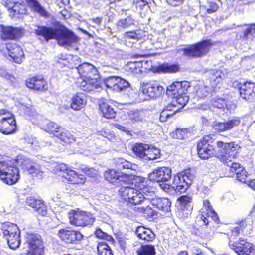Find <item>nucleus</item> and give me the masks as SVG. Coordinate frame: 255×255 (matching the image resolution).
I'll return each instance as SVG.
<instances>
[{
	"label": "nucleus",
	"instance_id": "1",
	"mask_svg": "<svg viewBox=\"0 0 255 255\" xmlns=\"http://www.w3.org/2000/svg\"><path fill=\"white\" fill-rule=\"evenodd\" d=\"M241 146L235 141H216L215 135H204L197 142V152L201 159L215 157L225 165L238 158Z\"/></svg>",
	"mask_w": 255,
	"mask_h": 255
},
{
	"label": "nucleus",
	"instance_id": "2",
	"mask_svg": "<svg viewBox=\"0 0 255 255\" xmlns=\"http://www.w3.org/2000/svg\"><path fill=\"white\" fill-rule=\"evenodd\" d=\"M56 174L63 182L75 186L83 185L86 181V176L89 175L90 169L84 167L76 172L66 164H59L56 168Z\"/></svg>",
	"mask_w": 255,
	"mask_h": 255
},
{
	"label": "nucleus",
	"instance_id": "3",
	"mask_svg": "<svg viewBox=\"0 0 255 255\" xmlns=\"http://www.w3.org/2000/svg\"><path fill=\"white\" fill-rule=\"evenodd\" d=\"M214 45L211 39L202 40L181 49L183 55L190 58H199L206 55Z\"/></svg>",
	"mask_w": 255,
	"mask_h": 255
},
{
	"label": "nucleus",
	"instance_id": "4",
	"mask_svg": "<svg viewBox=\"0 0 255 255\" xmlns=\"http://www.w3.org/2000/svg\"><path fill=\"white\" fill-rule=\"evenodd\" d=\"M25 244L27 247V255H44L45 250L44 240L40 235L27 232L25 236Z\"/></svg>",
	"mask_w": 255,
	"mask_h": 255
},
{
	"label": "nucleus",
	"instance_id": "5",
	"mask_svg": "<svg viewBox=\"0 0 255 255\" xmlns=\"http://www.w3.org/2000/svg\"><path fill=\"white\" fill-rule=\"evenodd\" d=\"M164 88L157 80H151L141 84L138 96L140 101L156 99L161 96Z\"/></svg>",
	"mask_w": 255,
	"mask_h": 255
},
{
	"label": "nucleus",
	"instance_id": "6",
	"mask_svg": "<svg viewBox=\"0 0 255 255\" xmlns=\"http://www.w3.org/2000/svg\"><path fill=\"white\" fill-rule=\"evenodd\" d=\"M69 223L76 227H91L95 221L96 218L90 212L71 210L68 214Z\"/></svg>",
	"mask_w": 255,
	"mask_h": 255
},
{
	"label": "nucleus",
	"instance_id": "7",
	"mask_svg": "<svg viewBox=\"0 0 255 255\" xmlns=\"http://www.w3.org/2000/svg\"><path fill=\"white\" fill-rule=\"evenodd\" d=\"M16 129L14 114L7 109H0V132L3 135H9L15 132Z\"/></svg>",
	"mask_w": 255,
	"mask_h": 255
},
{
	"label": "nucleus",
	"instance_id": "8",
	"mask_svg": "<svg viewBox=\"0 0 255 255\" xmlns=\"http://www.w3.org/2000/svg\"><path fill=\"white\" fill-rule=\"evenodd\" d=\"M118 195L122 201L132 205L139 204L145 199L141 192L130 186H122L118 190Z\"/></svg>",
	"mask_w": 255,
	"mask_h": 255
},
{
	"label": "nucleus",
	"instance_id": "9",
	"mask_svg": "<svg viewBox=\"0 0 255 255\" xmlns=\"http://www.w3.org/2000/svg\"><path fill=\"white\" fill-rule=\"evenodd\" d=\"M25 85L30 90L40 93L48 90V83L44 76L35 75L29 76L25 81Z\"/></svg>",
	"mask_w": 255,
	"mask_h": 255
},
{
	"label": "nucleus",
	"instance_id": "10",
	"mask_svg": "<svg viewBox=\"0 0 255 255\" xmlns=\"http://www.w3.org/2000/svg\"><path fill=\"white\" fill-rule=\"evenodd\" d=\"M57 235L62 241L70 244H76L84 238V235L81 231L70 227L59 229Z\"/></svg>",
	"mask_w": 255,
	"mask_h": 255
},
{
	"label": "nucleus",
	"instance_id": "11",
	"mask_svg": "<svg viewBox=\"0 0 255 255\" xmlns=\"http://www.w3.org/2000/svg\"><path fill=\"white\" fill-rule=\"evenodd\" d=\"M55 39L61 46H71L78 41V38L74 33L62 25H59L57 28Z\"/></svg>",
	"mask_w": 255,
	"mask_h": 255
},
{
	"label": "nucleus",
	"instance_id": "12",
	"mask_svg": "<svg viewBox=\"0 0 255 255\" xmlns=\"http://www.w3.org/2000/svg\"><path fill=\"white\" fill-rule=\"evenodd\" d=\"M230 247L238 255H254L255 254V246L247 239L240 238Z\"/></svg>",
	"mask_w": 255,
	"mask_h": 255
},
{
	"label": "nucleus",
	"instance_id": "13",
	"mask_svg": "<svg viewBox=\"0 0 255 255\" xmlns=\"http://www.w3.org/2000/svg\"><path fill=\"white\" fill-rule=\"evenodd\" d=\"M172 169L169 167L162 166L153 170L149 175L150 181L160 183L161 182H167L172 177Z\"/></svg>",
	"mask_w": 255,
	"mask_h": 255
},
{
	"label": "nucleus",
	"instance_id": "14",
	"mask_svg": "<svg viewBox=\"0 0 255 255\" xmlns=\"http://www.w3.org/2000/svg\"><path fill=\"white\" fill-rule=\"evenodd\" d=\"M203 207L200 211V219L203 221V224L208 225L210 222L209 219H211L214 222H219V218L213 209L210 202L208 200L203 201Z\"/></svg>",
	"mask_w": 255,
	"mask_h": 255
},
{
	"label": "nucleus",
	"instance_id": "15",
	"mask_svg": "<svg viewBox=\"0 0 255 255\" xmlns=\"http://www.w3.org/2000/svg\"><path fill=\"white\" fill-rule=\"evenodd\" d=\"M240 97L244 100L252 102L255 98V83L246 81L237 84Z\"/></svg>",
	"mask_w": 255,
	"mask_h": 255
},
{
	"label": "nucleus",
	"instance_id": "16",
	"mask_svg": "<svg viewBox=\"0 0 255 255\" xmlns=\"http://www.w3.org/2000/svg\"><path fill=\"white\" fill-rule=\"evenodd\" d=\"M25 202L27 205L33 209L37 214V217H48V207L42 199H36L34 196H30L26 198Z\"/></svg>",
	"mask_w": 255,
	"mask_h": 255
},
{
	"label": "nucleus",
	"instance_id": "17",
	"mask_svg": "<svg viewBox=\"0 0 255 255\" xmlns=\"http://www.w3.org/2000/svg\"><path fill=\"white\" fill-rule=\"evenodd\" d=\"M190 83L187 81H175L168 86L166 89V94L171 98L187 94Z\"/></svg>",
	"mask_w": 255,
	"mask_h": 255
},
{
	"label": "nucleus",
	"instance_id": "18",
	"mask_svg": "<svg viewBox=\"0 0 255 255\" xmlns=\"http://www.w3.org/2000/svg\"><path fill=\"white\" fill-rule=\"evenodd\" d=\"M104 83L108 89L116 92H121L129 86L127 81L118 76H110L105 79Z\"/></svg>",
	"mask_w": 255,
	"mask_h": 255
},
{
	"label": "nucleus",
	"instance_id": "19",
	"mask_svg": "<svg viewBox=\"0 0 255 255\" xmlns=\"http://www.w3.org/2000/svg\"><path fill=\"white\" fill-rule=\"evenodd\" d=\"M80 77L84 78H101L97 69L93 65L84 62L79 65L77 68Z\"/></svg>",
	"mask_w": 255,
	"mask_h": 255
},
{
	"label": "nucleus",
	"instance_id": "20",
	"mask_svg": "<svg viewBox=\"0 0 255 255\" xmlns=\"http://www.w3.org/2000/svg\"><path fill=\"white\" fill-rule=\"evenodd\" d=\"M240 123V118L235 117L224 122H214L212 125V128L216 132H222L232 129L238 126Z\"/></svg>",
	"mask_w": 255,
	"mask_h": 255
},
{
	"label": "nucleus",
	"instance_id": "21",
	"mask_svg": "<svg viewBox=\"0 0 255 255\" xmlns=\"http://www.w3.org/2000/svg\"><path fill=\"white\" fill-rule=\"evenodd\" d=\"M6 49L9 56L15 63L20 64L24 60V54L21 46L16 43H8L6 44Z\"/></svg>",
	"mask_w": 255,
	"mask_h": 255
},
{
	"label": "nucleus",
	"instance_id": "22",
	"mask_svg": "<svg viewBox=\"0 0 255 255\" xmlns=\"http://www.w3.org/2000/svg\"><path fill=\"white\" fill-rule=\"evenodd\" d=\"M0 36L4 40H15L21 37L22 32L19 28L2 26Z\"/></svg>",
	"mask_w": 255,
	"mask_h": 255
},
{
	"label": "nucleus",
	"instance_id": "23",
	"mask_svg": "<svg viewBox=\"0 0 255 255\" xmlns=\"http://www.w3.org/2000/svg\"><path fill=\"white\" fill-rule=\"evenodd\" d=\"M81 90L90 92L102 88L101 78H84L79 85Z\"/></svg>",
	"mask_w": 255,
	"mask_h": 255
},
{
	"label": "nucleus",
	"instance_id": "24",
	"mask_svg": "<svg viewBox=\"0 0 255 255\" xmlns=\"http://www.w3.org/2000/svg\"><path fill=\"white\" fill-rule=\"evenodd\" d=\"M8 11L10 16L12 18H22L29 13L27 6L23 0H19L16 4L12 6L11 7H9Z\"/></svg>",
	"mask_w": 255,
	"mask_h": 255
},
{
	"label": "nucleus",
	"instance_id": "25",
	"mask_svg": "<svg viewBox=\"0 0 255 255\" xmlns=\"http://www.w3.org/2000/svg\"><path fill=\"white\" fill-rule=\"evenodd\" d=\"M57 28L44 25H38L35 30V34L38 37L43 38L46 42L55 39Z\"/></svg>",
	"mask_w": 255,
	"mask_h": 255
},
{
	"label": "nucleus",
	"instance_id": "26",
	"mask_svg": "<svg viewBox=\"0 0 255 255\" xmlns=\"http://www.w3.org/2000/svg\"><path fill=\"white\" fill-rule=\"evenodd\" d=\"M8 170L4 175L2 176L0 180L7 185H14L18 182L20 178L19 169L14 165L11 168Z\"/></svg>",
	"mask_w": 255,
	"mask_h": 255
},
{
	"label": "nucleus",
	"instance_id": "27",
	"mask_svg": "<svg viewBox=\"0 0 255 255\" xmlns=\"http://www.w3.org/2000/svg\"><path fill=\"white\" fill-rule=\"evenodd\" d=\"M99 112L102 117L107 119L116 118L117 112L112 105L106 101H101L99 103Z\"/></svg>",
	"mask_w": 255,
	"mask_h": 255
},
{
	"label": "nucleus",
	"instance_id": "28",
	"mask_svg": "<svg viewBox=\"0 0 255 255\" xmlns=\"http://www.w3.org/2000/svg\"><path fill=\"white\" fill-rule=\"evenodd\" d=\"M179 64H169L168 63H163L158 66H152L151 70L154 73H174L180 71Z\"/></svg>",
	"mask_w": 255,
	"mask_h": 255
},
{
	"label": "nucleus",
	"instance_id": "29",
	"mask_svg": "<svg viewBox=\"0 0 255 255\" xmlns=\"http://www.w3.org/2000/svg\"><path fill=\"white\" fill-rule=\"evenodd\" d=\"M135 233L143 243L152 242L155 239V234L152 230L142 226H138Z\"/></svg>",
	"mask_w": 255,
	"mask_h": 255
},
{
	"label": "nucleus",
	"instance_id": "30",
	"mask_svg": "<svg viewBox=\"0 0 255 255\" xmlns=\"http://www.w3.org/2000/svg\"><path fill=\"white\" fill-rule=\"evenodd\" d=\"M26 6L34 12L38 13L41 16L48 17V12L42 6L38 0H25Z\"/></svg>",
	"mask_w": 255,
	"mask_h": 255
},
{
	"label": "nucleus",
	"instance_id": "31",
	"mask_svg": "<svg viewBox=\"0 0 255 255\" xmlns=\"http://www.w3.org/2000/svg\"><path fill=\"white\" fill-rule=\"evenodd\" d=\"M152 205L164 213L169 212L171 211V202L166 198H157L152 199Z\"/></svg>",
	"mask_w": 255,
	"mask_h": 255
},
{
	"label": "nucleus",
	"instance_id": "32",
	"mask_svg": "<svg viewBox=\"0 0 255 255\" xmlns=\"http://www.w3.org/2000/svg\"><path fill=\"white\" fill-rule=\"evenodd\" d=\"M233 102L222 98H213L210 101L211 105L214 108L224 110L230 109L234 105Z\"/></svg>",
	"mask_w": 255,
	"mask_h": 255
},
{
	"label": "nucleus",
	"instance_id": "33",
	"mask_svg": "<svg viewBox=\"0 0 255 255\" xmlns=\"http://www.w3.org/2000/svg\"><path fill=\"white\" fill-rule=\"evenodd\" d=\"M63 146L70 145L76 141V138L71 132L64 128L57 137Z\"/></svg>",
	"mask_w": 255,
	"mask_h": 255
},
{
	"label": "nucleus",
	"instance_id": "34",
	"mask_svg": "<svg viewBox=\"0 0 255 255\" xmlns=\"http://www.w3.org/2000/svg\"><path fill=\"white\" fill-rule=\"evenodd\" d=\"M143 62L141 61H129L125 66V70L132 74H138L142 72Z\"/></svg>",
	"mask_w": 255,
	"mask_h": 255
},
{
	"label": "nucleus",
	"instance_id": "35",
	"mask_svg": "<svg viewBox=\"0 0 255 255\" xmlns=\"http://www.w3.org/2000/svg\"><path fill=\"white\" fill-rule=\"evenodd\" d=\"M63 128L60 125L52 121L47 122L44 126V129L47 132L56 138Z\"/></svg>",
	"mask_w": 255,
	"mask_h": 255
},
{
	"label": "nucleus",
	"instance_id": "36",
	"mask_svg": "<svg viewBox=\"0 0 255 255\" xmlns=\"http://www.w3.org/2000/svg\"><path fill=\"white\" fill-rule=\"evenodd\" d=\"M14 165L10 157L1 155L0 158V178Z\"/></svg>",
	"mask_w": 255,
	"mask_h": 255
},
{
	"label": "nucleus",
	"instance_id": "37",
	"mask_svg": "<svg viewBox=\"0 0 255 255\" xmlns=\"http://www.w3.org/2000/svg\"><path fill=\"white\" fill-rule=\"evenodd\" d=\"M172 184L174 186L175 192L182 193L185 192L191 186L187 183L185 182V180H182L180 177L175 175H174Z\"/></svg>",
	"mask_w": 255,
	"mask_h": 255
},
{
	"label": "nucleus",
	"instance_id": "38",
	"mask_svg": "<svg viewBox=\"0 0 255 255\" xmlns=\"http://www.w3.org/2000/svg\"><path fill=\"white\" fill-rule=\"evenodd\" d=\"M1 230L5 237L10 235L15 234L16 232L19 233V231H20L16 224L9 222L3 223L1 226Z\"/></svg>",
	"mask_w": 255,
	"mask_h": 255
},
{
	"label": "nucleus",
	"instance_id": "39",
	"mask_svg": "<svg viewBox=\"0 0 255 255\" xmlns=\"http://www.w3.org/2000/svg\"><path fill=\"white\" fill-rule=\"evenodd\" d=\"M103 176L106 181L113 184L120 180V172L114 169H108L103 173Z\"/></svg>",
	"mask_w": 255,
	"mask_h": 255
},
{
	"label": "nucleus",
	"instance_id": "40",
	"mask_svg": "<svg viewBox=\"0 0 255 255\" xmlns=\"http://www.w3.org/2000/svg\"><path fill=\"white\" fill-rule=\"evenodd\" d=\"M86 100L82 94H77L72 98L71 107L74 110H79L84 107Z\"/></svg>",
	"mask_w": 255,
	"mask_h": 255
},
{
	"label": "nucleus",
	"instance_id": "41",
	"mask_svg": "<svg viewBox=\"0 0 255 255\" xmlns=\"http://www.w3.org/2000/svg\"><path fill=\"white\" fill-rule=\"evenodd\" d=\"M172 99V103L175 107H177L178 112L182 108H183L189 101V97L187 94H182V95H179L175 96V97L171 98Z\"/></svg>",
	"mask_w": 255,
	"mask_h": 255
},
{
	"label": "nucleus",
	"instance_id": "42",
	"mask_svg": "<svg viewBox=\"0 0 255 255\" xmlns=\"http://www.w3.org/2000/svg\"><path fill=\"white\" fill-rule=\"evenodd\" d=\"M178 177H180L181 180H185V182L187 183L189 185H191L195 176L192 173V170L190 168H188L183 170L182 171L176 173L175 174Z\"/></svg>",
	"mask_w": 255,
	"mask_h": 255
},
{
	"label": "nucleus",
	"instance_id": "43",
	"mask_svg": "<svg viewBox=\"0 0 255 255\" xmlns=\"http://www.w3.org/2000/svg\"><path fill=\"white\" fill-rule=\"evenodd\" d=\"M20 231L19 233L10 235L5 238L7 241L9 247L12 249H15L19 247L21 243L20 239Z\"/></svg>",
	"mask_w": 255,
	"mask_h": 255
},
{
	"label": "nucleus",
	"instance_id": "44",
	"mask_svg": "<svg viewBox=\"0 0 255 255\" xmlns=\"http://www.w3.org/2000/svg\"><path fill=\"white\" fill-rule=\"evenodd\" d=\"M177 201L179 204L180 208L182 210H191L192 207L191 204L192 202V198L191 196L184 195L179 197Z\"/></svg>",
	"mask_w": 255,
	"mask_h": 255
},
{
	"label": "nucleus",
	"instance_id": "45",
	"mask_svg": "<svg viewBox=\"0 0 255 255\" xmlns=\"http://www.w3.org/2000/svg\"><path fill=\"white\" fill-rule=\"evenodd\" d=\"M134 22V19L129 15L118 20L116 23V26L118 29H124L133 25Z\"/></svg>",
	"mask_w": 255,
	"mask_h": 255
},
{
	"label": "nucleus",
	"instance_id": "46",
	"mask_svg": "<svg viewBox=\"0 0 255 255\" xmlns=\"http://www.w3.org/2000/svg\"><path fill=\"white\" fill-rule=\"evenodd\" d=\"M137 211L149 220L155 219L157 216V212L149 206L138 207Z\"/></svg>",
	"mask_w": 255,
	"mask_h": 255
},
{
	"label": "nucleus",
	"instance_id": "47",
	"mask_svg": "<svg viewBox=\"0 0 255 255\" xmlns=\"http://www.w3.org/2000/svg\"><path fill=\"white\" fill-rule=\"evenodd\" d=\"M154 246L151 244L142 245L138 249L136 255H155Z\"/></svg>",
	"mask_w": 255,
	"mask_h": 255
},
{
	"label": "nucleus",
	"instance_id": "48",
	"mask_svg": "<svg viewBox=\"0 0 255 255\" xmlns=\"http://www.w3.org/2000/svg\"><path fill=\"white\" fill-rule=\"evenodd\" d=\"M98 255H113L110 246L105 242H99L97 245Z\"/></svg>",
	"mask_w": 255,
	"mask_h": 255
},
{
	"label": "nucleus",
	"instance_id": "49",
	"mask_svg": "<svg viewBox=\"0 0 255 255\" xmlns=\"http://www.w3.org/2000/svg\"><path fill=\"white\" fill-rule=\"evenodd\" d=\"M143 117L141 112L138 109H133L128 112V118L131 122L141 121Z\"/></svg>",
	"mask_w": 255,
	"mask_h": 255
},
{
	"label": "nucleus",
	"instance_id": "50",
	"mask_svg": "<svg viewBox=\"0 0 255 255\" xmlns=\"http://www.w3.org/2000/svg\"><path fill=\"white\" fill-rule=\"evenodd\" d=\"M148 145L143 143H136L133 147V152L141 158L145 157V155Z\"/></svg>",
	"mask_w": 255,
	"mask_h": 255
},
{
	"label": "nucleus",
	"instance_id": "51",
	"mask_svg": "<svg viewBox=\"0 0 255 255\" xmlns=\"http://www.w3.org/2000/svg\"><path fill=\"white\" fill-rule=\"evenodd\" d=\"M146 182H148L146 178L134 175L131 185L140 191Z\"/></svg>",
	"mask_w": 255,
	"mask_h": 255
},
{
	"label": "nucleus",
	"instance_id": "52",
	"mask_svg": "<svg viewBox=\"0 0 255 255\" xmlns=\"http://www.w3.org/2000/svg\"><path fill=\"white\" fill-rule=\"evenodd\" d=\"M208 88L204 85H197L195 87V95L197 99H203L209 94Z\"/></svg>",
	"mask_w": 255,
	"mask_h": 255
},
{
	"label": "nucleus",
	"instance_id": "53",
	"mask_svg": "<svg viewBox=\"0 0 255 255\" xmlns=\"http://www.w3.org/2000/svg\"><path fill=\"white\" fill-rule=\"evenodd\" d=\"M160 156V151L158 149L154 147H150L148 145L145 157L149 160L155 159Z\"/></svg>",
	"mask_w": 255,
	"mask_h": 255
},
{
	"label": "nucleus",
	"instance_id": "54",
	"mask_svg": "<svg viewBox=\"0 0 255 255\" xmlns=\"http://www.w3.org/2000/svg\"><path fill=\"white\" fill-rule=\"evenodd\" d=\"M255 35V23L250 24L248 27L243 31V35L240 39L243 41L248 39L250 36Z\"/></svg>",
	"mask_w": 255,
	"mask_h": 255
},
{
	"label": "nucleus",
	"instance_id": "55",
	"mask_svg": "<svg viewBox=\"0 0 255 255\" xmlns=\"http://www.w3.org/2000/svg\"><path fill=\"white\" fill-rule=\"evenodd\" d=\"M178 112V110H175L172 112L168 109H164L161 113L159 117V120L161 122H165L168 119L172 118L175 113Z\"/></svg>",
	"mask_w": 255,
	"mask_h": 255
},
{
	"label": "nucleus",
	"instance_id": "56",
	"mask_svg": "<svg viewBox=\"0 0 255 255\" xmlns=\"http://www.w3.org/2000/svg\"><path fill=\"white\" fill-rule=\"evenodd\" d=\"M189 131L187 128H177L172 133L173 138L178 139H184L187 137Z\"/></svg>",
	"mask_w": 255,
	"mask_h": 255
},
{
	"label": "nucleus",
	"instance_id": "57",
	"mask_svg": "<svg viewBox=\"0 0 255 255\" xmlns=\"http://www.w3.org/2000/svg\"><path fill=\"white\" fill-rule=\"evenodd\" d=\"M22 168L29 174H33L36 171L35 167L31 164L29 160H25L21 164Z\"/></svg>",
	"mask_w": 255,
	"mask_h": 255
},
{
	"label": "nucleus",
	"instance_id": "58",
	"mask_svg": "<svg viewBox=\"0 0 255 255\" xmlns=\"http://www.w3.org/2000/svg\"><path fill=\"white\" fill-rule=\"evenodd\" d=\"M222 73H209L208 79L211 84L216 85L222 80Z\"/></svg>",
	"mask_w": 255,
	"mask_h": 255
},
{
	"label": "nucleus",
	"instance_id": "59",
	"mask_svg": "<svg viewBox=\"0 0 255 255\" xmlns=\"http://www.w3.org/2000/svg\"><path fill=\"white\" fill-rule=\"evenodd\" d=\"M133 5L136 9L140 12L148 7V2L146 0H134Z\"/></svg>",
	"mask_w": 255,
	"mask_h": 255
},
{
	"label": "nucleus",
	"instance_id": "60",
	"mask_svg": "<svg viewBox=\"0 0 255 255\" xmlns=\"http://www.w3.org/2000/svg\"><path fill=\"white\" fill-rule=\"evenodd\" d=\"M134 175L133 174L120 173V180L125 184L131 185L132 183Z\"/></svg>",
	"mask_w": 255,
	"mask_h": 255
},
{
	"label": "nucleus",
	"instance_id": "61",
	"mask_svg": "<svg viewBox=\"0 0 255 255\" xmlns=\"http://www.w3.org/2000/svg\"><path fill=\"white\" fill-rule=\"evenodd\" d=\"M95 236L99 239L105 240L108 241H111L113 239L112 236L104 232L101 229H97L95 232Z\"/></svg>",
	"mask_w": 255,
	"mask_h": 255
},
{
	"label": "nucleus",
	"instance_id": "62",
	"mask_svg": "<svg viewBox=\"0 0 255 255\" xmlns=\"http://www.w3.org/2000/svg\"><path fill=\"white\" fill-rule=\"evenodd\" d=\"M124 37L126 38L139 40L141 39L142 36L137 31H129L125 33Z\"/></svg>",
	"mask_w": 255,
	"mask_h": 255
},
{
	"label": "nucleus",
	"instance_id": "63",
	"mask_svg": "<svg viewBox=\"0 0 255 255\" xmlns=\"http://www.w3.org/2000/svg\"><path fill=\"white\" fill-rule=\"evenodd\" d=\"M117 164L122 169H130L132 168V163L123 158H120L117 161Z\"/></svg>",
	"mask_w": 255,
	"mask_h": 255
},
{
	"label": "nucleus",
	"instance_id": "64",
	"mask_svg": "<svg viewBox=\"0 0 255 255\" xmlns=\"http://www.w3.org/2000/svg\"><path fill=\"white\" fill-rule=\"evenodd\" d=\"M236 178L238 180L242 183H246L247 180V173L244 169H241L240 171H237Z\"/></svg>",
	"mask_w": 255,
	"mask_h": 255
}]
</instances>
